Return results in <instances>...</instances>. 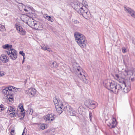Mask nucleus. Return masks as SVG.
<instances>
[{"mask_svg":"<svg viewBox=\"0 0 135 135\" xmlns=\"http://www.w3.org/2000/svg\"><path fill=\"white\" fill-rule=\"evenodd\" d=\"M20 91V89L11 86L7 87L3 89L2 91V92L3 94L6 95L5 96L6 99L8 100L9 102L12 103L14 100L13 93L14 92V91L19 92Z\"/></svg>","mask_w":135,"mask_h":135,"instance_id":"obj_1","label":"nucleus"},{"mask_svg":"<svg viewBox=\"0 0 135 135\" xmlns=\"http://www.w3.org/2000/svg\"><path fill=\"white\" fill-rule=\"evenodd\" d=\"M75 73L84 83L87 84L90 83L89 76L85 71L80 67H78L77 68Z\"/></svg>","mask_w":135,"mask_h":135,"instance_id":"obj_2","label":"nucleus"},{"mask_svg":"<svg viewBox=\"0 0 135 135\" xmlns=\"http://www.w3.org/2000/svg\"><path fill=\"white\" fill-rule=\"evenodd\" d=\"M74 36L79 46L82 48H85L87 42L85 36L78 32H76L74 34Z\"/></svg>","mask_w":135,"mask_h":135,"instance_id":"obj_3","label":"nucleus"},{"mask_svg":"<svg viewBox=\"0 0 135 135\" xmlns=\"http://www.w3.org/2000/svg\"><path fill=\"white\" fill-rule=\"evenodd\" d=\"M114 78L120 83L123 82V83L119 84L118 85L119 87L118 91L121 90L123 93H127L130 90V88L129 86H127L125 82L123 81V79L121 78L118 75L116 74L114 76Z\"/></svg>","mask_w":135,"mask_h":135,"instance_id":"obj_4","label":"nucleus"},{"mask_svg":"<svg viewBox=\"0 0 135 135\" xmlns=\"http://www.w3.org/2000/svg\"><path fill=\"white\" fill-rule=\"evenodd\" d=\"M105 84L106 88L113 92L118 93V85H119V84H117L114 81L111 80H107V82L105 83Z\"/></svg>","mask_w":135,"mask_h":135,"instance_id":"obj_5","label":"nucleus"},{"mask_svg":"<svg viewBox=\"0 0 135 135\" xmlns=\"http://www.w3.org/2000/svg\"><path fill=\"white\" fill-rule=\"evenodd\" d=\"M19 9L21 11L25 12L27 14L31 15V7L27 6L24 5L22 3H20L18 6Z\"/></svg>","mask_w":135,"mask_h":135,"instance_id":"obj_6","label":"nucleus"},{"mask_svg":"<svg viewBox=\"0 0 135 135\" xmlns=\"http://www.w3.org/2000/svg\"><path fill=\"white\" fill-rule=\"evenodd\" d=\"M73 8L76 10L79 14L82 13L83 11V8L82 7V4H80L78 2H74L71 4Z\"/></svg>","mask_w":135,"mask_h":135,"instance_id":"obj_7","label":"nucleus"},{"mask_svg":"<svg viewBox=\"0 0 135 135\" xmlns=\"http://www.w3.org/2000/svg\"><path fill=\"white\" fill-rule=\"evenodd\" d=\"M28 25L35 30H41L43 29V26L42 24L38 22L33 21L31 23V26L29 24Z\"/></svg>","mask_w":135,"mask_h":135,"instance_id":"obj_8","label":"nucleus"},{"mask_svg":"<svg viewBox=\"0 0 135 135\" xmlns=\"http://www.w3.org/2000/svg\"><path fill=\"white\" fill-rule=\"evenodd\" d=\"M7 53L10 58L13 60H16L17 57V51L13 49H10L7 51Z\"/></svg>","mask_w":135,"mask_h":135,"instance_id":"obj_9","label":"nucleus"},{"mask_svg":"<svg viewBox=\"0 0 135 135\" xmlns=\"http://www.w3.org/2000/svg\"><path fill=\"white\" fill-rule=\"evenodd\" d=\"M85 104L87 107L90 109H92L95 107L97 103L93 101L88 100L85 102Z\"/></svg>","mask_w":135,"mask_h":135,"instance_id":"obj_10","label":"nucleus"},{"mask_svg":"<svg viewBox=\"0 0 135 135\" xmlns=\"http://www.w3.org/2000/svg\"><path fill=\"white\" fill-rule=\"evenodd\" d=\"M66 113L68 115L71 116H75L76 114V112L70 106H68L66 107L65 110Z\"/></svg>","mask_w":135,"mask_h":135,"instance_id":"obj_11","label":"nucleus"},{"mask_svg":"<svg viewBox=\"0 0 135 135\" xmlns=\"http://www.w3.org/2000/svg\"><path fill=\"white\" fill-rule=\"evenodd\" d=\"M56 115L53 114H50L46 115L44 117V119L47 123L50 121L53 120L56 117Z\"/></svg>","mask_w":135,"mask_h":135,"instance_id":"obj_12","label":"nucleus"},{"mask_svg":"<svg viewBox=\"0 0 135 135\" xmlns=\"http://www.w3.org/2000/svg\"><path fill=\"white\" fill-rule=\"evenodd\" d=\"M53 100L55 107H56V106H59V107L64 106L62 101L60 100L57 97H56L54 98H53Z\"/></svg>","mask_w":135,"mask_h":135,"instance_id":"obj_13","label":"nucleus"},{"mask_svg":"<svg viewBox=\"0 0 135 135\" xmlns=\"http://www.w3.org/2000/svg\"><path fill=\"white\" fill-rule=\"evenodd\" d=\"M26 93L28 94L30 97H32L36 94V90L35 88H31L27 90Z\"/></svg>","mask_w":135,"mask_h":135,"instance_id":"obj_14","label":"nucleus"},{"mask_svg":"<svg viewBox=\"0 0 135 135\" xmlns=\"http://www.w3.org/2000/svg\"><path fill=\"white\" fill-rule=\"evenodd\" d=\"M107 124L110 128H115L117 124L116 120L115 118H113L112 120H111L110 122H109Z\"/></svg>","mask_w":135,"mask_h":135,"instance_id":"obj_15","label":"nucleus"},{"mask_svg":"<svg viewBox=\"0 0 135 135\" xmlns=\"http://www.w3.org/2000/svg\"><path fill=\"white\" fill-rule=\"evenodd\" d=\"M124 10L127 13L130 14L131 16L135 18V12L131 9L128 7H124Z\"/></svg>","mask_w":135,"mask_h":135,"instance_id":"obj_16","label":"nucleus"},{"mask_svg":"<svg viewBox=\"0 0 135 135\" xmlns=\"http://www.w3.org/2000/svg\"><path fill=\"white\" fill-rule=\"evenodd\" d=\"M8 110L9 112H12L10 114V116L12 117H15L16 116L17 113L15 112V110L13 109V108L11 107H9L8 109Z\"/></svg>","mask_w":135,"mask_h":135,"instance_id":"obj_17","label":"nucleus"},{"mask_svg":"<svg viewBox=\"0 0 135 135\" xmlns=\"http://www.w3.org/2000/svg\"><path fill=\"white\" fill-rule=\"evenodd\" d=\"M16 27L17 30L19 32L20 34L24 35L25 34V31L21 26L17 25H16Z\"/></svg>","mask_w":135,"mask_h":135,"instance_id":"obj_18","label":"nucleus"},{"mask_svg":"<svg viewBox=\"0 0 135 135\" xmlns=\"http://www.w3.org/2000/svg\"><path fill=\"white\" fill-rule=\"evenodd\" d=\"M21 18L22 19V20L24 22V21H27L26 23L27 24H28V22H27V21L29 20V19H30L29 17V16L28 15H25L24 14H22L21 16Z\"/></svg>","mask_w":135,"mask_h":135,"instance_id":"obj_19","label":"nucleus"},{"mask_svg":"<svg viewBox=\"0 0 135 135\" xmlns=\"http://www.w3.org/2000/svg\"><path fill=\"white\" fill-rule=\"evenodd\" d=\"M56 110L58 113L60 114H61L63 110L65 109H66V108H65L64 106H61V107H59V106H56Z\"/></svg>","mask_w":135,"mask_h":135,"instance_id":"obj_20","label":"nucleus"},{"mask_svg":"<svg viewBox=\"0 0 135 135\" xmlns=\"http://www.w3.org/2000/svg\"><path fill=\"white\" fill-rule=\"evenodd\" d=\"M0 59L3 62L6 63L8 62L9 58L5 54H3L1 55Z\"/></svg>","mask_w":135,"mask_h":135,"instance_id":"obj_21","label":"nucleus"},{"mask_svg":"<svg viewBox=\"0 0 135 135\" xmlns=\"http://www.w3.org/2000/svg\"><path fill=\"white\" fill-rule=\"evenodd\" d=\"M83 11L82 12V13H80L79 14H82L83 16H85L86 17H88L90 14V13L88 11V9H83Z\"/></svg>","mask_w":135,"mask_h":135,"instance_id":"obj_22","label":"nucleus"},{"mask_svg":"<svg viewBox=\"0 0 135 135\" xmlns=\"http://www.w3.org/2000/svg\"><path fill=\"white\" fill-rule=\"evenodd\" d=\"M82 3L83 4H82V7L83 9H86V8L88 9V6L87 2L83 1Z\"/></svg>","mask_w":135,"mask_h":135,"instance_id":"obj_23","label":"nucleus"},{"mask_svg":"<svg viewBox=\"0 0 135 135\" xmlns=\"http://www.w3.org/2000/svg\"><path fill=\"white\" fill-rule=\"evenodd\" d=\"M2 47L4 49H8V50H9L10 49L12 48V45H11L6 44L3 46Z\"/></svg>","mask_w":135,"mask_h":135,"instance_id":"obj_24","label":"nucleus"},{"mask_svg":"<svg viewBox=\"0 0 135 135\" xmlns=\"http://www.w3.org/2000/svg\"><path fill=\"white\" fill-rule=\"evenodd\" d=\"M38 126L39 128V129H42L43 130L45 128V126L44 124L38 123Z\"/></svg>","mask_w":135,"mask_h":135,"instance_id":"obj_25","label":"nucleus"},{"mask_svg":"<svg viewBox=\"0 0 135 135\" xmlns=\"http://www.w3.org/2000/svg\"><path fill=\"white\" fill-rule=\"evenodd\" d=\"M20 109H21V112L22 113H21V115H22V116H23V118H24V117L25 115V113L24 112L22 113L23 111L24 110L23 106H21Z\"/></svg>","mask_w":135,"mask_h":135,"instance_id":"obj_26","label":"nucleus"},{"mask_svg":"<svg viewBox=\"0 0 135 135\" xmlns=\"http://www.w3.org/2000/svg\"><path fill=\"white\" fill-rule=\"evenodd\" d=\"M46 16V18L49 21L51 22L54 21V20L53 18L51 17L50 16Z\"/></svg>","mask_w":135,"mask_h":135,"instance_id":"obj_27","label":"nucleus"},{"mask_svg":"<svg viewBox=\"0 0 135 135\" xmlns=\"http://www.w3.org/2000/svg\"><path fill=\"white\" fill-rule=\"evenodd\" d=\"M133 73L132 70L128 71L127 72V74L128 75H133Z\"/></svg>","mask_w":135,"mask_h":135,"instance_id":"obj_28","label":"nucleus"},{"mask_svg":"<svg viewBox=\"0 0 135 135\" xmlns=\"http://www.w3.org/2000/svg\"><path fill=\"white\" fill-rule=\"evenodd\" d=\"M47 47L45 45H42L41 46V48L42 50H46L47 49Z\"/></svg>","mask_w":135,"mask_h":135,"instance_id":"obj_29","label":"nucleus"},{"mask_svg":"<svg viewBox=\"0 0 135 135\" xmlns=\"http://www.w3.org/2000/svg\"><path fill=\"white\" fill-rule=\"evenodd\" d=\"M122 51L123 53H125L126 52V48L124 47H123Z\"/></svg>","mask_w":135,"mask_h":135,"instance_id":"obj_30","label":"nucleus"},{"mask_svg":"<svg viewBox=\"0 0 135 135\" xmlns=\"http://www.w3.org/2000/svg\"><path fill=\"white\" fill-rule=\"evenodd\" d=\"M19 54H20L23 57H24L25 56V54L23 53V52L22 51H21L19 52Z\"/></svg>","mask_w":135,"mask_h":135,"instance_id":"obj_31","label":"nucleus"},{"mask_svg":"<svg viewBox=\"0 0 135 135\" xmlns=\"http://www.w3.org/2000/svg\"><path fill=\"white\" fill-rule=\"evenodd\" d=\"M81 109H83L82 107H79L78 109V110L79 111V112H80V111H81ZM80 112L81 113V112Z\"/></svg>","mask_w":135,"mask_h":135,"instance_id":"obj_32","label":"nucleus"},{"mask_svg":"<svg viewBox=\"0 0 135 135\" xmlns=\"http://www.w3.org/2000/svg\"><path fill=\"white\" fill-rule=\"evenodd\" d=\"M30 112H29V114H32L33 113V109H30Z\"/></svg>","mask_w":135,"mask_h":135,"instance_id":"obj_33","label":"nucleus"},{"mask_svg":"<svg viewBox=\"0 0 135 135\" xmlns=\"http://www.w3.org/2000/svg\"><path fill=\"white\" fill-rule=\"evenodd\" d=\"M46 50H47V51H49L50 52L52 51L51 50L50 48L48 47L47 48V49Z\"/></svg>","mask_w":135,"mask_h":135,"instance_id":"obj_34","label":"nucleus"},{"mask_svg":"<svg viewBox=\"0 0 135 135\" xmlns=\"http://www.w3.org/2000/svg\"><path fill=\"white\" fill-rule=\"evenodd\" d=\"M73 22L74 23H79V21L77 20H74Z\"/></svg>","mask_w":135,"mask_h":135,"instance_id":"obj_35","label":"nucleus"},{"mask_svg":"<svg viewBox=\"0 0 135 135\" xmlns=\"http://www.w3.org/2000/svg\"><path fill=\"white\" fill-rule=\"evenodd\" d=\"M25 61V57H23V61L22 62V63L23 64L24 62Z\"/></svg>","mask_w":135,"mask_h":135,"instance_id":"obj_36","label":"nucleus"},{"mask_svg":"<svg viewBox=\"0 0 135 135\" xmlns=\"http://www.w3.org/2000/svg\"><path fill=\"white\" fill-rule=\"evenodd\" d=\"M14 130H11V133L12 135H13V133H14Z\"/></svg>","mask_w":135,"mask_h":135,"instance_id":"obj_37","label":"nucleus"},{"mask_svg":"<svg viewBox=\"0 0 135 135\" xmlns=\"http://www.w3.org/2000/svg\"><path fill=\"white\" fill-rule=\"evenodd\" d=\"M56 62H53L52 63V64L53 65V66H55V67H56V66H55H55H54V64H56Z\"/></svg>","mask_w":135,"mask_h":135,"instance_id":"obj_38","label":"nucleus"},{"mask_svg":"<svg viewBox=\"0 0 135 135\" xmlns=\"http://www.w3.org/2000/svg\"><path fill=\"white\" fill-rule=\"evenodd\" d=\"M91 113H90V114H89L90 119L91 121Z\"/></svg>","mask_w":135,"mask_h":135,"instance_id":"obj_39","label":"nucleus"},{"mask_svg":"<svg viewBox=\"0 0 135 135\" xmlns=\"http://www.w3.org/2000/svg\"><path fill=\"white\" fill-rule=\"evenodd\" d=\"M1 72V75H2V76L4 75L3 73L1 72Z\"/></svg>","mask_w":135,"mask_h":135,"instance_id":"obj_40","label":"nucleus"},{"mask_svg":"<svg viewBox=\"0 0 135 135\" xmlns=\"http://www.w3.org/2000/svg\"><path fill=\"white\" fill-rule=\"evenodd\" d=\"M24 131H23V133L22 134V135H23V133H24Z\"/></svg>","mask_w":135,"mask_h":135,"instance_id":"obj_41","label":"nucleus"},{"mask_svg":"<svg viewBox=\"0 0 135 135\" xmlns=\"http://www.w3.org/2000/svg\"><path fill=\"white\" fill-rule=\"evenodd\" d=\"M1 72H0V76H2V75H1Z\"/></svg>","mask_w":135,"mask_h":135,"instance_id":"obj_42","label":"nucleus"},{"mask_svg":"<svg viewBox=\"0 0 135 135\" xmlns=\"http://www.w3.org/2000/svg\"><path fill=\"white\" fill-rule=\"evenodd\" d=\"M107 120H106L105 121V123H107Z\"/></svg>","mask_w":135,"mask_h":135,"instance_id":"obj_43","label":"nucleus"},{"mask_svg":"<svg viewBox=\"0 0 135 135\" xmlns=\"http://www.w3.org/2000/svg\"><path fill=\"white\" fill-rule=\"evenodd\" d=\"M23 118V117H22V119Z\"/></svg>","mask_w":135,"mask_h":135,"instance_id":"obj_44","label":"nucleus"},{"mask_svg":"<svg viewBox=\"0 0 135 135\" xmlns=\"http://www.w3.org/2000/svg\"><path fill=\"white\" fill-rule=\"evenodd\" d=\"M2 27H4L3 26Z\"/></svg>","mask_w":135,"mask_h":135,"instance_id":"obj_45","label":"nucleus"}]
</instances>
